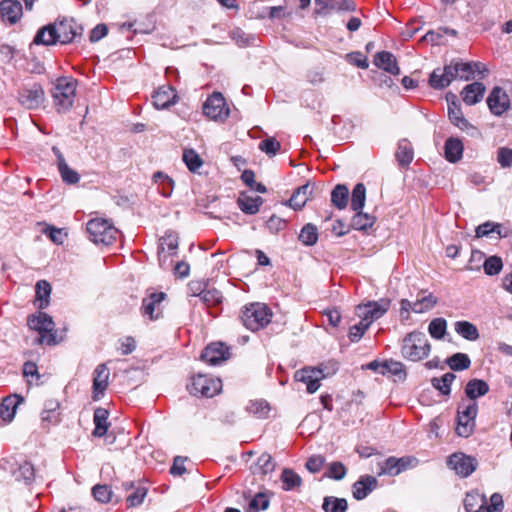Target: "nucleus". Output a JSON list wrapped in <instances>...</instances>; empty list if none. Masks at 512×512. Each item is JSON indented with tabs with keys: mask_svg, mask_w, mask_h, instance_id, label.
I'll list each match as a JSON object with an SVG mask.
<instances>
[{
	"mask_svg": "<svg viewBox=\"0 0 512 512\" xmlns=\"http://www.w3.org/2000/svg\"><path fill=\"white\" fill-rule=\"evenodd\" d=\"M93 398L100 399L108 387L109 369L105 364H99L93 373Z\"/></svg>",
	"mask_w": 512,
	"mask_h": 512,
	"instance_id": "20",
	"label": "nucleus"
},
{
	"mask_svg": "<svg viewBox=\"0 0 512 512\" xmlns=\"http://www.w3.org/2000/svg\"><path fill=\"white\" fill-rule=\"evenodd\" d=\"M271 317V310L262 303L246 305L240 315L243 325L251 331H258L267 326L271 321Z\"/></svg>",
	"mask_w": 512,
	"mask_h": 512,
	"instance_id": "4",
	"label": "nucleus"
},
{
	"mask_svg": "<svg viewBox=\"0 0 512 512\" xmlns=\"http://www.w3.org/2000/svg\"><path fill=\"white\" fill-rule=\"evenodd\" d=\"M14 475L17 480H23L26 484H30L35 477L34 467L31 463L24 462L14 472Z\"/></svg>",
	"mask_w": 512,
	"mask_h": 512,
	"instance_id": "52",
	"label": "nucleus"
},
{
	"mask_svg": "<svg viewBox=\"0 0 512 512\" xmlns=\"http://www.w3.org/2000/svg\"><path fill=\"white\" fill-rule=\"evenodd\" d=\"M82 27L74 19H61L51 24L50 40L60 44H68L82 35Z\"/></svg>",
	"mask_w": 512,
	"mask_h": 512,
	"instance_id": "6",
	"label": "nucleus"
},
{
	"mask_svg": "<svg viewBox=\"0 0 512 512\" xmlns=\"http://www.w3.org/2000/svg\"><path fill=\"white\" fill-rule=\"evenodd\" d=\"M203 113L212 120L224 122L228 118L230 110L223 95L214 92L204 102Z\"/></svg>",
	"mask_w": 512,
	"mask_h": 512,
	"instance_id": "11",
	"label": "nucleus"
},
{
	"mask_svg": "<svg viewBox=\"0 0 512 512\" xmlns=\"http://www.w3.org/2000/svg\"><path fill=\"white\" fill-rule=\"evenodd\" d=\"M485 91L486 87L484 84L476 81L466 85L461 92V96L464 103L471 106L479 103L483 99Z\"/></svg>",
	"mask_w": 512,
	"mask_h": 512,
	"instance_id": "24",
	"label": "nucleus"
},
{
	"mask_svg": "<svg viewBox=\"0 0 512 512\" xmlns=\"http://www.w3.org/2000/svg\"><path fill=\"white\" fill-rule=\"evenodd\" d=\"M447 330V321L444 318H434L428 326V332L434 339L441 340L444 338Z\"/></svg>",
	"mask_w": 512,
	"mask_h": 512,
	"instance_id": "46",
	"label": "nucleus"
},
{
	"mask_svg": "<svg viewBox=\"0 0 512 512\" xmlns=\"http://www.w3.org/2000/svg\"><path fill=\"white\" fill-rule=\"evenodd\" d=\"M36 299L39 301L38 307L44 309L49 304V296L51 293V286L46 280H39L35 286Z\"/></svg>",
	"mask_w": 512,
	"mask_h": 512,
	"instance_id": "43",
	"label": "nucleus"
},
{
	"mask_svg": "<svg viewBox=\"0 0 512 512\" xmlns=\"http://www.w3.org/2000/svg\"><path fill=\"white\" fill-rule=\"evenodd\" d=\"M166 298V294L164 292H153L147 297H145L142 301V313L145 316H148L151 320H155L158 318V314L155 315L157 305H159Z\"/></svg>",
	"mask_w": 512,
	"mask_h": 512,
	"instance_id": "27",
	"label": "nucleus"
},
{
	"mask_svg": "<svg viewBox=\"0 0 512 512\" xmlns=\"http://www.w3.org/2000/svg\"><path fill=\"white\" fill-rule=\"evenodd\" d=\"M463 143L459 138L449 137L444 145V155L450 163L458 162L463 155Z\"/></svg>",
	"mask_w": 512,
	"mask_h": 512,
	"instance_id": "28",
	"label": "nucleus"
},
{
	"mask_svg": "<svg viewBox=\"0 0 512 512\" xmlns=\"http://www.w3.org/2000/svg\"><path fill=\"white\" fill-rule=\"evenodd\" d=\"M24 401V398L18 394H11L2 399L0 402V423L7 424L11 422L15 416L16 409Z\"/></svg>",
	"mask_w": 512,
	"mask_h": 512,
	"instance_id": "17",
	"label": "nucleus"
},
{
	"mask_svg": "<svg viewBox=\"0 0 512 512\" xmlns=\"http://www.w3.org/2000/svg\"><path fill=\"white\" fill-rule=\"evenodd\" d=\"M178 248V236L176 233L172 231H168L165 233L163 237L159 240V246H158V256L159 261L162 263L164 259L166 258L163 253L167 249L169 252V255H173L176 253V250Z\"/></svg>",
	"mask_w": 512,
	"mask_h": 512,
	"instance_id": "29",
	"label": "nucleus"
},
{
	"mask_svg": "<svg viewBox=\"0 0 512 512\" xmlns=\"http://www.w3.org/2000/svg\"><path fill=\"white\" fill-rule=\"evenodd\" d=\"M475 420L468 417L462 418L461 415L457 414V426L456 433L461 437H469L475 429Z\"/></svg>",
	"mask_w": 512,
	"mask_h": 512,
	"instance_id": "48",
	"label": "nucleus"
},
{
	"mask_svg": "<svg viewBox=\"0 0 512 512\" xmlns=\"http://www.w3.org/2000/svg\"><path fill=\"white\" fill-rule=\"evenodd\" d=\"M322 509L325 512H346L348 503L345 498L326 496L323 499Z\"/></svg>",
	"mask_w": 512,
	"mask_h": 512,
	"instance_id": "39",
	"label": "nucleus"
},
{
	"mask_svg": "<svg viewBox=\"0 0 512 512\" xmlns=\"http://www.w3.org/2000/svg\"><path fill=\"white\" fill-rule=\"evenodd\" d=\"M469 81L473 79L472 66L470 62L461 60L452 61L443 68H436L430 74L429 85L436 90L444 89L453 80Z\"/></svg>",
	"mask_w": 512,
	"mask_h": 512,
	"instance_id": "1",
	"label": "nucleus"
},
{
	"mask_svg": "<svg viewBox=\"0 0 512 512\" xmlns=\"http://www.w3.org/2000/svg\"><path fill=\"white\" fill-rule=\"evenodd\" d=\"M315 185L307 182L306 184L298 187L292 194L291 198L288 200V205L294 210H301L307 201L310 199Z\"/></svg>",
	"mask_w": 512,
	"mask_h": 512,
	"instance_id": "23",
	"label": "nucleus"
},
{
	"mask_svg": "<svg viewBox=\"0 0 512 512\" xmlns=\"http://www.w3.org/2000/svg\"><path fill=\"white\" fill-rule=\"evenodd\" d=\"M324 366L317 368H304L296 372L295 379L306 384L307 392L312 394L320 387V381L329 374H333L338 369L337 363H332V371L324 372Z\"/></svg>",
	"mask_w": 512,
	"mask_h": 512,
	"instance_id": "9",
	"label": "nucleus"
},
{
	"mask_svg": "<svg viewBox=\"0 0 512 512\" xmlns=\"http://www.w3.org/2000/svg\"><path fill=\"white\" fill-rule=\"evenodd\" d=\"M503 267L502 259L498 256L488 257L483 264L485 274L494 276L500 273Z\"/></svg>",
	"mask_w": 512,
	"mask_h": 512,
	"instance_id": "55",
	"label": "nucleus"
},
{
	"mask_svg": "<svg viewBox=\"0 0 512 512\" xmlns=\"http://www.w3.org/2000/svg\"><path fill=\"white\" fill-rule=\"evenodd\" d=\"M229 357V347L222 342H214L209 344L201 353V359L210 365L221 364Z\"/></svg>",
	"mask_w": 512,
	"mask_h": 512,
	"instance_id": "14",
	"label": "nucleus"
},
{
	"mask_svg": "<svg viewBox=\"0 0 512 512\" xmlns=\"http://www.w3.org/2000/svg\"><path fill=\"white\" fill-rule=\"evenodd\" d=\"M349 189L344 184H337L331 192V203L339 210L347 207Z\"/></svg>",
	"mask_w": 512,
	"mask_h": 512,
	"instance_id": "37",
	"label": "nucleus"
},
{
	"mask_svg": "<svg viewBox=\"0 0 512 512\" xmlns=\"http://www.w3.org/2000/svg\"><path fill=\"white\" fill-rule=\"evenodd\" d=\"M255 468L254 472L261 475H267L273 472L275 469V463L272 456L267 452L262 453L255 463Z\"/></svg>",
	"mask_w": 512,
	"mask_h": 512,
	"instance_id": "44",
	"label": "nucleus"
},
{
	"mask_svg": "<svg viewBox=\"0 0 512 512\" xmlns=\"http://www.w3.org/2000/svg\"><path fill=\"white\" fill-rule=\"evenodd\" d=\"M237 204L240 210L245 214L254 215L263 204V199L260 196L251 197L246 194H241L237 199Z\"/></svg>",
	"mask_w": 512,
	"mask_h": 512,
	"instance_id": "33",
	"label": "nucleus"
},
{
	"mask_svg": "<svg viewBox=\"0 0 512 512\" xmlns=\"http://www.w3.org/2000/svg\"><path fill=\"white\" fill-rule=\"evenodd\" d=\"M86 230L89 239L95 244H102L105 246L113 244L119 234L117 228H115L106 219H91L86 225Z\"/></svg>",
	"mask_w": 512,
	"mask_h": 512,
	"instance_id": "5",
	"label": "nucleus"
},
{
	"mask_svg": "<svg viewBox=\"0 0 512 512\" xmlns=\"http://www.w3.org/2000/svg\"><path fill=\"white\" fill-rule=\"evenodd\" d=\"M187 389L191 395L211 398L220 393L222 382L210 375L197 374L191 378Z\"/></svg>",
	"mask_w": 512,
	"mask_h": 512,
	"instance_id": "7",
	"label": "nucleus"
},
{
	"mask_svg": "<svg viewBox=\"0 0 512 512\" xmlns=\"http://www.w3.org/2000/svg\"><path fill=\"white\" fill-rule=\"evenodd\" d=\"M366 201V188L363 183H357L353 190L351 196V209L353 211L362 210Z\"/></svg>",
	"mask_w": 512,
	"mask_h": 512,
	"instance_id": "41",
	"label": "nucleus"
},
{
	"mask_svg": "<svg viewBox=\"0 0 512 512\" xmlns=\"http://www.w3.org/2000/svg\"><path fill=\"white\" fill-rule=\"evenodd\" d=\"M489 392V385L482 379H471L465 386V394L469 401H475L477 398L486 395Z\"/></svg>",
	"mask_w": 512,
	"mask_h": 512,
	"instance_id": "31",
	"label": "nucleus"
},
{
	"mask_svg": "<svg viewBox=\"0 0 512 512\" xmlns=\"http://www.w3.org/2000/svg\"><path fill=\"white\" fill-rule=\"evenodd\" d=\"M28 326L39 332V343L47 345H55L58 343L52 331L54 330V322L46 313L39 312L38 315H32L28 318Z\"/></svg>",
	"mask_w": 512,
	"mask_h": 512,
	"instance_id": "8",
	"label": "nucleus"
},
{
	"mask_svg": "<svg viewBox=\"0 0 512 512\" xmlns=\"http://www.w3.org/2000/svg\"><path fill=\"white\" fill-rule=\"evenodd\" d=\"M317 240V227L311 223L306 224L300 231L299 241L306 246H312L316 244Z\"/></svg>",
	"mask_w": 512,
	"mask_h": 512,
	"instance_id": "47",
	"label": "nucleus"
},
{
	"mask_svg": "<svg viewBox=\"0 0 512 512\" xmlns=\"http://www.w3.org/2000/svg\"><path fill=\"white\" fill-rule=\"evenodd\" d=\"M50 31H51V24H48V25L40 28L37 31V33L33 39V44L45 45V46H51V45L57 44L58 42H53L50 40V38H51L50 33H49Z\"/></svg>",
	"mask_w": 512,
	"mask_h": 512,
	"instance_id": "59",
	"label": "nucleus"
},
{
	"mask_svg": "<svg viewBox=\"0 0 512 512\" xmlns=\"http://www.w3.org/2000/svg\"><path fill=\"white\" fill-rule=\"evenodd\" d=\"M487 499L484 494L478 491L468 492L464 498L466 512H482L486 507Z\"/></svg>",
	"mask_w": 512,
	"mask_h": 512,
	"instance_id": "32",
	"label": "nucleus"
},
{
	"mask_svg": "<svg viewBox=\"0 0 512 512\" xmlns=\"http://www.w3.org/2000/svg\"><path fill=\"white\" fill-rule=\"evenodd\" d=\"M478 413V404L476 401H462L458 405L457 414L461 415L462 418L468 417L470 419H476Z\"/></svg>",
	"mask_w": 512,
	"mask_h": 512,
	"instance_id": "53",
	"label": "nucleus"
},
{
	"mask_svg": "<svg viewBox=\"0 0 512 512\" xmlns=\"http://www.w3.org/2000/svg\"><path fill=\"white\" fill-rule=\"evenodd\" d=\"M269 499L264 493H257L249 502V508L258 512L259 510H266L269 507Z\"/></svg>",
	"mask_w": 512,
	"mask_h": 512,
	"instance_id": "63",
	"label": "nucleus"
},
{
	"mask_svg": "<svg viewBox=\"0 0 512 512\" xmlns=\"http://www.w3.org/2000/svg\"><path fill=\"white\" fill-rule=\"evenodd\" d=\"M200 300L207 306H215L221 303L222 294L215 288H206V290L201 293Z\"/></svg>",
	"mask_w": 512,
	"mask_h": 512,
	"instance_id": "57",
	"label": "nucleus"
},
{
	"mask_svg": "<svg viewBox=\"0 0 512 512\" xmlns=\"http://www.w3.org/2000/svg\"><path fill=\"white\" fill-rule=\"evenodd\" d=\"M347 473V469L342 462H332L328 466L325 476L334 480H342Z\"/></svg>",
	"mask_w": 512,
	"mask_h": 512,
	"instance_id": "60",
	"label": "nucleus"
},
{
	"mask_svg": "<svg viewBox=\"0 0 512 512\" xmlns=\"http://www.w3.org/2000/svg\"><path fill=\"white\" fill-rule=\"evenodd\" d=\"M177 93L171 86H161L152 95V103L156 109H167L174 105Z\"/></svg>",
	"mask_w": 512,
	"mask_h": 512,
	"instance_id": "18",
	"label": "nucleus"
},
{
	"mask_svg": "<svg viewBox=\"0 0 512 512\" xmlns=\"http://www.w3.org/2000/svg\"><path fill=\"white\" fill-rule=\"evenodd\" d=\"M60 403L56 399H48L44 403L41 412V420L43 423L57 424L60 422Z\"/></svg>",
	"mask_w": 512,
	"mask_h": 512,
	"instance_id": "30",
	"label": "nucleus"
},
{
	"mask_svg": "<svg viewBox=\"0 0 512 512\" xmlns=\"http://www.w3.org/2000/svg\"><path fill=\"white\" fill-rule=\"evenodd\" d=\"M380 467L379 475L396 476L399 475L398 461L394 456H390L382 463L378 464Z\"/></svg>",
	"mask_w": 512,
	"mask_h": 512,
	"instance_id": "54",
	"label": "nucleus"
},
{
	"mask_svg": "<svg viewBox=\"0 0 512 512\" xmlns=\"http://www.w3.org/2000/svg\"><path fill=\"white\" fill-rule=\"evenodd\" d=\"M431 345L424 332L412 331L402 341L401 355L409 361L417 362L428 357Z\"/></svg>",
	"mask_w": 512,
	"mask_h": 512,
	"instance_id": "2",
	"label": "nucleus"
},
{
	"mask_svg": "<svg viewBox=\"0 0 512 512\" xmlns=\"http://www.w3.org/2000/svg\"><path fill=\"white\" fill-rule=\"evenodd\" d=\"M374 64L392 75L400 74L395 56L388 51L378 52L374 57Z\"/></svg>",
	"mask_w": 512,
	"mask_h": 512,
	"instance_id": "25",
	"label": "nucleus"
},
{
	"mask_svg": "<svg viewBox=\"0 0 512 512\" xmlns=\"http://www.w3.org/2000/svg\"><path fill=\"white\" fill-rule=\"evenodd\" d=\"M455 378L456 375L454 373L448 372L439 378H432L431 384L436 390L440 391L441 394L450 395L451 384L455 380Z\"/></svg>",
	"mask_w": 512,
	"mask_h": 512,
	"instance_id": "40",
	"label": "nucleus"
},
{
	"mask_svg": "<svg viewBox=\"0 0 512 512\" xmlns=\"http://www.w3.org/2000/svg\"><path fill=\"white\" fill-rule=\"evenodd\" d=\"M486 101L490 112L496 116L502 115L510 107L507 93L498 86L492 89Z\"/></svg>",
	"mask_w": 512,
	"mask_h": 512,
	"instance_id": "15",
	"label": "nucleus"
},
{
	"mask_svg": "<svg viewBox=\"0 0 512 512\" xmlns=\"http://www.w3.org/2000/svg\"><path fill=\"white\" fill-rule=\"evenodd\" d=\"M284 491L298 490L302 486V478L291 468H284L280 475Z\"/></svg>",
	"mask_w": 512,
	"mask_h": 512,
	"instance_id": "34",
	"label": "nucleus"
},
{
	"mask_svg": "<svg viewBox=\"0 0 512 512\" xmlns=\"http://www.w3.org/2000/svg\"><path fill=\"white\" fill-rule=\"evenodd\" d=\"M58 171L62 181L68 185H74L80 181V175L78 172L70 168L67 162L62 163V165L58 167Z\"/></svg>",
	"mask_w": 512,
	"mask_h": 512,
	"instance_id": "51",
	"label": "nucleus"
},
{
	"mask_svg": "<svg viewBox=\"0 0 512 512\" xmlns=\"http://www.w3.org/2000/svg\"><path fill=\"white\" fill-rule=\"evenodd\" d=\"M447 365L454 371L466 370L471 365V360L467 354L455 353L446 359Z\"/></svg>",
	"mask_w": 512,
	"mask_h": 512,
	"instance_id": "42",
	"label": "nucleus"
},
{
	"mask_svg": "<svg viewBox=\"0 0 512 512\" xmlns=\"http://www.w3.org/2000/svg\"><path fill=\"white\" fill-rule=\"evenodd\" d=\"M280 148V143L274 137L266 138L259 143V149L270 157L275 156Z\"/></svg>",
	"mask_w": 512,
	"mask_h": 512,
	"instance_id": "61",
	"label": "nucleus"
},
{
	"mask_svg": "<svg viewBox=\"0 0 512 512\" xmlns=\"http://www.w3.org/2000/svg\"><path fill=\"white\" fill-rule=\"evenodd\" d=\"M447 466L454 470L457 475L465 478L477 469L478 461L475 457L463 452H456L448 457Z\"/></svg>",
	"mask_w": 512,
	"mask_h": 512,
	"instance_id": "12",
	"label": "nucleus"
},
{
	"mask_svg": "<svg viewBox=\"0 0 512 512\" xmlns=\"http://www.w3.org/2000/svg\"><path fill=\"white\" fill-rule=\"evenodd\" d=\"M387 374L395 375L398 376L399 378L405 377L406 373L403 363L399 361H394L392 359L383 361L382 375Z\"/></svg>",
	"mask_w": 512,
	"mask_h": 512,
	"instance_id": "50",
	"label": "nucleus"
},
{
	"mask_svg": "<svg viewBox=\"0 0 512 512\" xmlns=\"http://www.w3.org/2000/svg\"><path fill=\"white\" fill-rule=\"evenodd\" d=\"M395 158L398 165L402 168L409 166L414 158V150L412 144L407 139H401L398 142L395 152Z\"/></svg>",
	"mask_w": 512,
	"mask_h": 512,
	"instance_id": "26",
	"label": "nucleus"
},
{
	"mask_svg": "<svg viewBox=\"0 0 512 512\" xmlns=\"http://www.w3.org/2000/svg\"><path fill=\"white\" fill-rule=\"evenodd\" d=\"M232 40L239 46H248L254 44L255 37L253 35L245 33L240 28H235L230 32Z\"/></svg>",
	"mask_w": 512,
	"mask_h": 512,
	"instance_id": "58",
	"label": "nucleus"
},
{
	"mask_svg": "<svg viewBox=\"0 0 512 512\" xmlns=\"http://www.w3.org/2000/svg\"><path fill=\"white\" fill-rule=\"evenodd\" d=\"M437 302H438L437 298L432 293H429L428 295L417 299L413 303V312L414 313L427 312V311L431 310L437 304Z\"/></svg>",
	"mask_w": 512,
	"mask_h": 512,
	"instance_id": "49",
	"label": "nucleus"
},
{
	"mask_svg": "<svg viewBox=\"0 0 512 512\" xmlns=\"http://www.w3.org/2000/svg\"><path fill=\"white\" fill-rule=\"evenodd\" d=\"M108 411L105 408H96L93 415V422L95 424V428L93 430V436L95 437H103L108 430L109 423L108 419Z\"/></svg>",
	"mask_w": 512,
	"mask_h": 512,
	"instance_id": "35",
	"label": "nucleus"
},
{
	"mask_svg": "<svg viewBox=\"0 0 512 512\" xmlns=\"http://www.w3.org/2000/svg\"><path fill=\"white\" fill-rule=\"evenodd\" d=\"M77 80L71 77H61L56 81L51 93L54 105L58 112L68 111L73 103L76 94Z\"/></svg>",
	"mask_w": 512,
	"mask_h": 512,
	"instance_id": "3",
	"label": "nucleus"
},
{
	"mask_svg": "<svg viewBox=\"0 0 512 512\" xmlns=\"http://www.w3.org/2000/svg\"><path fill=\"white\" fill-rule=\"evenodd\" d=\"M92 495L100 503H108L112 498V490L108 485L97 484L92 488Z\"/></svg>",
	"mask_w": 512,
	"mask_h": 512,
	"instance_id": "56",
	"label": "nucleus"
},
{
	"mask_svg": "<svg viewBox=\"0 0 512 512\" xmlns=\"http://www.w3.org/2000/svg\"><path fill=\"white\" fill-rule=\"evenodd\" d=\"M452 100L450 101L449 96H447L448 101V118L450 122L458 127L460 130L465 131L470 128H474L470 122L464 117L461 106L457 100L456 95H451Z\"/></svg>",
	"mask_w": 512,
	"mask_h": 512,
	"instance_id": "16",
	"label": "nucleus"
},
{
	"mask_svg": "<svg viewBox=\"0 0 512 512\" xmlns=\"http://www.w3.org/2000/svg\"><path fill=\"white\" fill-rule=\"evenodd\" d=\"M18 99L23 107L37 109L44 102V90L40 84L33 83L31 86L24 87L19 91Z\"/></svg>",
	"mask_w": 512,
	"mask_h": 512,
	"instance_id": "13",
	"label": "nucleus"
},
{
	"mask_svg": "<svg viewBox=\"0 0 512 512\" xmlns=\"http://www.w3.org/2000/svg\"><path fill=\"white\" fill-rule=\"evenodd\" d=\"M355 215L351 220V227L355 230L366 231L371 228L376 218L368 213H363L362 210L355 211Z\"/></svg>",
	"mask_w": 512,
	"mask_h": 512,
	"instance_id": "38",
	"label": "nucleus"
},
{
	"mask_svg": "<svg viewBox=\"0 0 512 512\" xmlns=\"http://www.w3.org/2000/svg\"><path fill=\"white\" fill-rule=\"evenodd\" d=\"M182 159L189 171L193 173H195L203 165V160L193 149H185L183 151Z\"/></svg>",
	"mask_w": 512,
	"mask_h": 512,
	"instance_id": "45",
	"label": "nucleus"
},
{
	"mask_svg": "<svg viewBox=\"0 0 512 512\" xmlns=\"http://www.w3.org/2000/svg\"><path fill=\"white\" fill-rule=\"evenodd\" d=\"M23 14V8L18 0H2L0 2V16L10 24H16Z\"/></svg>",
	"mask_w": 512,
	"mask_h": 512,
	"instance_id": "21",
	"label": "nucleus"
},
{
	"mask_svg": "<svg viewBox=\"0 0 512 512\" xmlns=\"http://www.w3.org/2000/svg\"><path fill=\"white\" fill-rule=\"evenodd\" d=\"M497 162L501 168L507 169L512 167V148L500 147L497 150Z\"/></svg>",
	"mask_w": 512,
	"mask_h": 512,
	"instance_id": "62",
	"label": "nucleus"
},
{
	"mask_svg": "<svg viewBox=\"0 0 512 512\" xmlns=\"http://www.w3.org/2000/svg\"><path fill=\"white\" fill-rule=\"evenodd\" d=\"M369 326L360 320L359 323L353 325L349 329V340L353 343L360 341L364 333L368 330Z\"/></svg>",
	"mask_w": 512,
	"mask_h": 512,
	"instance_id": "64",
	"label": "nucleus"
},
{
	"mask_svg": "<svg viewBox=\"0 0 512 512\" xmlns=\"http://www.w3.org/2000/svg\"><path fill=\"white\" fill-rule=\"evenodd\" d=\"M122 489L126 492L131 491L126 497L128 507H136L142 504L148 491L144 485L140 483L136 484L134 481L123 482Z\"/></svg>",
	"mask_w": 512,
	"mask_h": 512,
	"instance_id": "19",
	"label": "nucleus"
},
{
	"mask_svg": "<svg viewBox=\"0 0 512 512\" xmlns=\"http://www.w3.org/2000/svg\"><path fill=\"white\" fill-rule=\"evenodd\" d=\"M377 483V479L374 476H361L353 484V497L356 500L365 499L377 487Z\"/></svg>",
	"mask_w": 512,
	"mask_h": 512,
	"instance_id": "22",
	"label": "nucleus"
},
{
	"mask_svg": "<svg viewBox=\"0 0 512 512\" xmlns=\"http://www.w3.org/2000/svg\"><path fill=\"white\" fill-rule=\"evenodd\" d=\"M454 328L457 334L468 341H476L480 336L476 325L469 321H457L454 324Z\"/></svg>",
	"mask_w": 512,
	"mask_h": 512,
	"instance_id": "36",
	"label": "nucleus"
},
{
	"mask_svg": "<svg viewBox=\"0 0 512 512\" xmlns=\"http://www.w3.org/2000/svg\"><path fill=\"white\" fill-rule=\"evenodd\" d=\"M390 300L380 299L379 301H368L365 304H359L355 308L356 315L369 327L371 324L381 318L389 309Z\"/></svg>",
	"mask_w": 512,
	"mask_h": 512,
	"instance_id": "10",
	"label": "nucleus"
}]
</instances>
